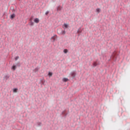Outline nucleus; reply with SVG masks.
Wrapping results in <instances>:
<instances>
[{"instance_id":"f257e3e1","label":"nucleus","mask_w":130,"mask_h":130,"mask_svg":"<svg viewBox=\"0 0 130 130\" xmlns=\"http://www.w3.org/2000/svg\"><path fill=\"white\" fill-rule=\"evenodd\" d=\"M57 33L58 35H64V34H66V30H63L61 29H58L57 30Z\"/></svg>"},{"instance_id":"f03ea898","label":"nucleus","mask_w":130,"mask_h":130,"mask_svg":"<svg viewBox=\"0 0 130 130\" xmlns=\"http://www.w3.org/2000/svg\"><path fill=\"white\" fill-rule=\"evenodd\" d=\"M10 78V76L9 75H6L4 77L3 80L4 81H5V82H7L8 81V79Z\"/></svg>"},{"instance_id":"7ed1b4c3","label":"nucleus","mask_w":130,"mask_h":130,"mask_svg":"<svg viewBox=\"0 0 130 130\" xmlns=\"http://www.w3.org/2000/svg\"><path fill=\"white\" fill-rule=\"evenodd\" d=\"M57 38V36L54 35L53 37H51V40L53 42H54L55 41V39Z\"/></svg>"},{"instance_id":"20e7f679","label":"nucleus","mask_w":130,"mask_h":130,"mask_svg":"<svg viewBox=\"0 0 130 130\" xmlns=\"http://www.w3.org/2000/svg\"><path fill=\"white\" fill-rule=\"evenodd\" d=\"M29 26H34V22L32 21V18H30V22L29 23Z\"/></svg>"},{"instance_id":"39448f33","label":"nucleus","mask_w":130,"mask_h":130,"mask_svg":"<svg viewBox=\"0 0 130 130\" xmlns=\"http://www.w3.org/2000/svg\"><path fill=\"white\" fill-rule=\"evenodd\" d=\"M16 69H17V66L14 64L11 68V70H13V71H16Z\"/></svg>"},{"instance_id":"423d86ee","label":"nucleus","mask_w":130,"mask_h":130,"mask_svg":"<svg viewBox=\"0 0 130 130\" xmlns=\"http://www.w3.org/2000/svg\"><path fill=\"white\" fill-rule=\"evenodd\" d=\"M34 22L35 23H36L37 24H38V23H39V18H36V19H34Z\"/></svg>"},{"instance_id":"0eeeda50","label":"nucleus","mask_w":130,"mask_h":130,"mask_svg":"<svg viewBox=\"0 0 130 130\" xmlns=\"http://www.w3.org/2000/svg\"><path fill=\"white\" fill-rule=\"evenodd\" d=\"M82 32V30L81 29V27H79L78 28V29L77 30V33H78V34H81V33Z\"/></svg>"},{"instance_id":"6e6552de","label":"nucleus","mask_w":130,"mask_h":130,"mask_svg":"<svg viewBox=\"0 0 130 130\" xmlns=\"http://www.w3.org/2000/svg\"><path fill=\"white\" fill-rule=\"evenodd\" d=\"M71 75L73 78H75L76 76V73H75V72H71Z\"/></svg>"},{"instance_id":"1a4fd4ad","label":"nucleus","mask_w":130,"mask_h":130,"mask_svg":"<svg viewBox=\"0 0 130 130\" xmlns=\"http://www.w3.org/2000/svg\"><path fill=\"white\" fill-rule=\"evenodd\" d=\"M61 10H62V7H60V6H58L57 8V11H61Z\"/></svg>"},{"instance_id":"9d476101","label":"nucleus","mask_w":130,"mask_h":130,"mask_svg":"<svg viewBox=\"0 0 130 130\" xmlns=\"http://www.w3.org/2000/svg\"><path fill=\"white\" fill-rule=\"evenodd\" d=\"M15 17H16V14H15V13H13V14H12L11 15L10 19H14V18H15Z\"/></svg>"},{"instance_id":"9b49d317","label":"nucleus","mask_w":130,"mask_h":130,"mask_svg":"<svg viewBox=\"0 0 130 130\" xmlns=\"http://www.w3.org/2000/svg\"><path fill=\"white\" fill-rule=\"evenodd\" d=\"M95 11L96 13H98V14H99V13L101 12V9H100V8H97Z\"/></svg>"},{"instance_id":"f8f14e48","label":"nucleus","mask_w":130,"mask_h":130,"mask_svg":"<svg viewBox=\"0 0 130 130\" xmlns=\"http://www.w3.org/2000/svg\"><path fill=\"white\" fill-rule=\"evenodd\" d=\"M63 82H68L69 81V79L66 78H63L62 79Z\"/></svg>"},{"instance_id":"ddd939ff","label":"nucleus","mask_w":130,"mask_h":130,"mask_svg":"<svg viewBox=\"0 0 130 130\" xmlns=\"http://www.w3.org/2000/svg\"><path fill=\"white\" fill-rule=\"evenodd\" d=\"M92 64L93 67H97V66H98V63H97L96 62H93Z\"/></svg>"},{"instance_id":"4468645a","label":"nucleus","mask_w":130,"mask_h":130,"mask_svg":"<svg viewBox=\"0 0 130 130\" xmlns=\"http://www.w3.org/2000/svg\"><path fill=\"white\" fill-rule=\"evenodd\" d=\"M15 66H16V67H20L21 64H20V62H18L17 63H16Z\"/></svg>"},{"instance_id":"2eb2a0df","label":"nucleus","mask_w":130,"mask_h":130,"mask_svg":"<svg viewBox=\"0 0 130 130\" xmlns=\"http://www.w3.org/2000/svg\"><path fill=\"white\" fill-rule=\"evenodd\" d=\"M18 90V88H14L13 89V92L14 93H17V90Z\"/></svg>"},{"instance_id":"dca6fc26","label":"nucleus","mask_w":130,"mask_h":130,"mask_svg":"<svg viewBox=\"0 0 130 130\" xmlns=\"http://www.w3.org/2000/svg\"><path fill=\"white\" fill-rule=\"evenodd\" d=\"M48 76H49V77H51V76H52V73H51V72H49V73H48Z\"/></svg>"},{"instance_id":"f3484780","label":"nucleus","mask_w":130,"mask_h":130,"mask_svg":"<svg viewBox=\"0 0 130 130\" xmlns=\"http://www.w3.org/2000/svg\"><path fill=\"white\" fill-rule=\"evenodd\" d=\"M63 52H64V53H68V50L67 49H64Z\"/></svg>"},{"instance_id":"a211bd4d","label":"nucleus","mask_w":130,"mask_h":130,"mask_svg":"<svg viewBox=\"0 0 130 130\" xmlns=\"http://www.w3.org/2000/svg\"><path fill=\"white\" fill-rule=\"evenodd\" d=\"M37 124H38V125L39 126H41L42 123H41V122H39L37 123Z\"/></svg>"},{"instance_id":"6ab92c4d","label":"nucleus","mask_w":130,"mask_h":130,"mask_svg":"<svg viewBox=\"0 0 130 130\" xmlns=\"http://www.w3.org/2000/svg\"><path fill=\"white\" fill-rule=\"evenodd\" d=\"M63 25H64L65 28H68V25L66 23H64Z\"/></svg>"},{"instance_id":"aec40b11","label":"nucleus","mask_w":130,"mask_h":130,"mask_svg":"<svg viewBox=\"0 0 130 130\" xmlns=\"http://www.w3.org/2000/svg\"><path fill=\"white\" fill-rule=\"evenodd\" d=\"M19 58V57L18 56H16V57L15 58V60H18V59Z\"/></svg>"},{"instance_id":"412c9836","label":"nucleus","mask_w":130,"mask_h":130,"mask_svg":"<svg viewBox=\"0 0 130 130\" xmlns=\"http://www.w3.org/2000/svg\"><path fill=\"white\" fill-rule=\"evenodd\" d=\"M49 13V11H47V12H46V13H45V15H46V16H47V14H48Z\"/></svg>"},{"instance_id":"4be33fe9","label":"nucleus","mask_w":130,"mask_h":130,"mask_svg":"<svg viewBox=\"0 0 130 130\" xmlns=\"http://www.w3.org/2000/svg\"><path fill=\"white\" fill-rule=\"evenodd\" d=\"M62 115H64V111H63L62 112Z\"/></svg>"},{"instance_id":"5701e85b","label":"nucleus","mask_w":130,"mask_h":130,"mask_svg":"<svg viewBox=\"0 0 130 130\" xmlns=\"http://www.w3.org/2000/svg\"><path fill=\"white\" fill-rule=\"evenodd\" d=\"M113 56H114V55H112V56L111 57V58H112V57H113Z\"/></svg>"},{"instance_id":"b1692460","label":"nucleus","mask_w":130,"mask_h":130,"mask_svg":"<svg viewBox=\"0 0 130 130\" xmlns=\"http://www.w3.org/2000/svg\"><path fill=\"white\" fill-rule=\"evenodd\" d=\"M67 115H68V114H66L64 116H67Z\"/></svg>"},{"instance_id":"393cba45","label":"nucleus","mask_w":130,"mask_h":130,"mask_svg":"<svg viewBox=\"0 0 130 130\" xmlns=\"http://www.w3.org/2000/svg\"><path fill=\"white\" fill-rule=\"evenodd\" d=\"M73 2V1H75V0H72Z\"/></svg>"},{"instance_id":"a878e982","label":"nucleus","mask_w":130,"mask_h":130,"mask_svg":"<svg viewBox=\"0 0 130 130\" xmlns=\"http://www.w3.org/2000/svg\"><path fill=\"white\" fill-rule=\"evenodd\" d=\"M19 1H21V0H19Z\"/></svg>"}]
</instances>
